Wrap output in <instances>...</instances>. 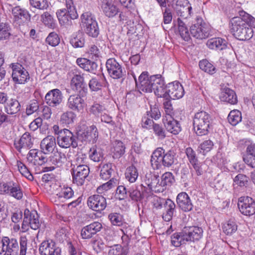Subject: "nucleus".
Returning a JSON list of instances; mask_svg holds the SVG:
<instances>
[{
	"label": "nucleus",
	"mask_w": 255,
	"mask_h": 255,
	"mask_svg": "<svg viewBox=\"0 0 255 255\" xmlns=\"http://www.w3.org/2000/svg\"><path fill=\"white\" fill-rule=\"evenodd\" d=\"M212 117L207 112L202 111L196 113L193 119V128L199 136L206 135L209 132L212 123Z\"/></svg>",
	"instance_id": "1"
},
{
	"label": "nucleus",
	"mask_w": 255,
	"mask_h": 255,
	"mask_svg": "<svg viewBox=\"0 0 255 255\" xmlns=\"http://www.w3.org/2000/svg\"><path fill=\"white\" fill-rule=\"evenodd\" d=\"M66 8L58 9L56 15L61 25L65 27L72 24V20L78 18V15L72 0H66Z\"/></svg>",
	"instance_id": "2"
},
{
	"label": "nucleus",
	"mask_w": 255,
	"mask_h": 255,
	"mask_svg": "<svg viewBox=\"0 0 255 255\" xmlns=\"http://www.w3.org/2000/svg\"><path fill=\"white\" fill-rule=\"evenodd\" d=\"M81 26L89 36L97 37L99 34V28L95 16L90 12H84L81 15Z\"/></svg>",
	"instance_id": "3"
},
{
	"label": "nucleus",
	"mask_w": 255,
	"mask_h": 255,
	"mask_svg": "<svg viewBox=\"0 0 255 255\" xmlns=\"http://www.w3.org/2000/svg\"><path fill=\"white\" fill-rule=\"evenodd\" d=\"M211 31L210 25L202 19H198L197 22L190 27L191 34L197 39H203L207 38Z\"/></svg>",
	"instance_id": "4"
},
{
	"label": "nucleus",
	"mask_w": 255,
	"mask_h": 255,
	"mask_svg": "<svg viewBox=\"0 0 255 255\" xmlns=\"http://www.w3.org/2000/svg\"><path fill=\"white\" fill-rule=\"evenodd\" d=\"M156 75H153L148 77V74L147 72H143L138 77V81L134 77V79L136 83V87L138 91L141 93V92L145 93L151 92L153 89V82L152 81L153 79V78H156Z\"/></svg>",
	"instance_id": "5"
},
{
	"label": "nucleus",
	"mask_w": 255,
	"mask_h": 255,
	"mask_svg": "<svg viewBox=\"0 0 255 255\" xmlns=\"http://www.w3.org/2000/svg\"><path fill=\"white\" fill-rule=\"evenodd\" d=\"M238 206L244 215L250 216L255 213V202L251 197H241L238 200Z\"/></svg>",
	"instance_id": "6"
},
{
	"label": "nucleus",
	"mask_w": 255,
	"mask_h": 255,
	"mask_svg": "<svg viewBox=\"0 0 255 255\" xmlns=\"http://www.w3.org/2000/svg\"><path fill=\"white\" fill-rule=\"evenodd\" d=\"M57 143L59 146L67 148L70 146L76 147L77 143L76 137L69 130L64 128V131L60 132V135L57 136Z\"/></svg>",
	"instance_id": "7"
},
{
	"label": "nucleus",
	"mask_w": 255,
	"mask_h": 255,
	"mask_svg": "<svg viewBox=\"0 0 255 255\" xmlns=\"http://www.w3.org/2000/svg\"><path fill=\"white\" fill-rule=\"evenodd\" d=\"M72 170L73 183L78 186L83 185L89 174V167L86 165H78L76 167L74 165Z\"/></svg>",
	"instance_id": "8"
},
{
	"label": "nucleus",
	"mask_w": 255,
	"mask_h": 255,
	"mask_svg": "<svg viewBox=\"0 0 255 255\" xmlns=\"http://www.w3.org/2000/svg\"><path fill=\"white\" fill-rule=\"evenodd\" d=\"M106 68L109 75L113 79H120L125 73L122 65L115 58L107 60Z\"/></svg>",
	"instance_id": "9"
},
{
	"label": "nucleus",
	"mask_w": 255,
	"mask_h": 255,
	"mask_svg": "<svg viewBox=\"0 0 255 255\" xmlns=\"http://www.w3.org/2000/svg\"><path fill=\"white\" fill-rule=\"evenodd\" d=\"M78 137L82 141L94 143L98 137V131L96 126L92 125L78 132Z\"/></svg>",
	"instance_id": "10"
},
{
	"label": "nucleus",
	"mask_w": 255,
	"mask_h": 255,
	"mask_svg": "<svg viewBox=\"0 0 255 255\" xmlns=\"http://www.w3.org/2000/svg\"><path fill=\"white\" fill-rule=\"evenodd\" d=\"M87 205L92 210L101 212L106 208L107 204L106 199L103 196L94 195L88 198Z\"/></svg>",
	"instance_id": "11"
},
{
	"label": "nucleus",
	"mask_w": 255,
	"mask_h": 255,
	"mask_svg": "<svg viewBox=\"0 0 255 255\" xmlns=\"http://www.w3.org/2000/svg\"><path fill=\"white\" fill-rule=\"evenodd\" d=\"M30 20V15L26 9H17V24L19 25V30L24 34L29 30L28 23Z\"/></svg>",
	"instance_id": "12"
},
{
	"label": "nucleus",
	"mask_w": 255,
	"mask_h": 255,
	"mask_svg": "<svg viewBox=\"0 0 255 255\" xmlns=\"http://www.w3.org/2000/svg\"><path fill=\"white\" fill-rule=\"evenodd\" d=\"M86 104L84 99L79 94H75L70 95L66 103L67 108L75 112H81L85 107Z\"/></svg>",
	"instance_id": "13"
},
{
	"label": "nucleus",
	"mask_w": 255,
	"mask_h": 255,
	"mask_svg": "<svg viewBox=\"0 0 255 255\" xmlns=\"http://www.w3.org/2000/svg\"><path fill=\"white\" fill-rule=\"evenodd\" d=\"M154 80L152 90L155 95L159 98H163L167 100V88L165 86L164 81L160 75H156V78H153Z\"/></svg>",
	"instance_id": "14"
},
{
	"label": "nucleus",
	"mask_w": 255,
	"mask_h": 255,
	"mask_svg": "<svg viewBox=\"0 0 255 255\" xmlns=\"http://www.w3.org/2000/svg\"><path fill=\"white\" fill-rule=\"evenodd\" d=\"M63 100L61 91L58 89L49 91L45 96L46 104L51 107H56L60 105Z\"/></svg>",
	"instance_id": "15"
},
{
	"label": "nucleus",
	"mask_w": 255,
	"mask_h": 255,
	"mask_svg": "<svg viewBox=\"0 0 255 255\" xmlns=\"http://www.w3.org/2000/svg\"><path fill=\"white\" fill-rule=\"evenodd\" d=\"M167 100H175L181 98L184 94V90L182 85L177 81H174L167 85Z\"/></svg>",
	"instance_id": "16"
},
{
	"label": "nucleus",
	"mask_w": 255,
	"mask_h": 255,
	"mask_svg": "<svg viewBox=\"0 0 255 255\" xmlns=\"http://www.w3.org/2000/svg\"><path fill=\"white\" fill-rule=\"evenodd\" d=\"M102 228V225L99 222H94L83 227L81 231V236L83 239H89Z\"/></svg>",
	"instance_id": "17"
},
{
	"label": "nucleus",
	"mask_w": 255,
	"mask_h": 255,
	"mask_svg": "<svg viewBox=\"0 0 255 255\" xmlns=\"http://www.w3.org/2000/svg\"><path fill=\"white\" fill-rule=\"evenodd\" d=\"M174 9L179 16L187 17L191 14L192 7L188 0H177Z\"/></svg>",
	"instance_id": "18"
},
{
	"label": "nucleus",
	"mask_w": 255,
	"mask_h": 255,
	"mask_svg": "<svg viewBox=\"0 0 255 255\" xmlns=\"http://www.w3.org/2000/svg\"><path fill=\"white\" fill-rule=\"evenodd\" d=\"M176 202L179 208L184 212L190 211L193 209V205L186 192L179 193L176 197Z\"/></svg>",
	"instance_id": "19"
},
{
	"label": "nucleus",
	"mask_w": 255,
	"mask_h": 255,
	"mask_svg": "<svg viewBox=\"0 0 255 255\" xmlns=\"http://www.w3.org/2000/svg\"><path fill=\"white\" fill-rule=\"evenodd\" d=\"M163 123L166 130L173 134H178L181 130V127L179 122L174 120L173 117L165 116Z\"/></svg>",
	"instance_id": "20"
},
{
	"label": "nucleus",
	"mask_w": 255,
	"mask_h": 255,
	"mask_svg": "<svg viewBox=\"0 0 255 255\" xmlns=\"http://www.w3.org/2000/svg\"><path fill=\"white\" fill-rule=\"evenodd\" d=\"M40 146L43 153L49 154L52 153L56 148L55 138L51 135L47 136L41 140Z\"/></svg>",
	"instance_id": "21"
},
{
	"label": "nucleus",
	"mask_w": 255,
	"mask_h": 255,
	"mask_svg": "<svg viewBox=\"0 0 255 255\" xmlns=\"http://www.w3.org/2000/svg\"><path fill=\"white\" fill-rule=\"evenodd\" d=\"M164 152V149L161 147L157 148L152 152L150 158V163L153 169H159L163 166L162 161Z\"/></svg>",
	"instance_id": "22"
},
{
	"label": "nucleus",
	"mask_w": 255,
	"mask_h": 255,
	"mask_svg": "<svg viewBox=\"0 0 255 255\" xmlns=\"http://www.w3.org/2000/svg\"><path fill=\"white\" fill-rule=\"evenodd\" d=\"M42 151L36 149L29 150L27 154V160L34 165H42L47 161L46 158L43 155Z\"/></svg>",
	"instance_id": "23"
},
{
	"label": "nucleus",
	"mask_w": 255,
	"mask_h": 255,
	"mask_svg": "<svg viewBox=\"0 0 255 255\" xmlns=\"http://www.w3.org/2000/svg\"><path fill=\"white\" fill-rule=\"evenodd\" d=\"M101 8L104 14L109 17L115 16L119 12V8L115 5L112 0H101Z\"/></svg>",
	"instance_id": "24"
},
{
	"label": "nucleus",
	"mask_w": 255,
	"mask_h": 255,
	"mask_svg": "<svg viewBox=\"0 0 255 255\" xmlns=\"http://www.w3.org/2000/svg\"><path fill=\"white\" fill-rule=\"evenodd\" d=\"M229 25L231 32L236 37L238 35L239 31L241 30L244 26H246L247 23L244 19V17L239 15V16L232 18L230 21Z\"/></svg>",
	"instance_id": "25"
},
{
	"label": "nucleus",
	"mask_w": 255,
	"mask_h": 255,
	"mask_svg": "<svg viewBox=\"0 0 255 255\" xmlns=\"http://www.w3.org/2000/svg\"><path fill=\"white\" fill-rule=\"evenodd\" d=\"M15 244V239H12L10 240L8 237H6L3 238L0 243L1 247H3V250H4L5 255H16V252L14 250L16 248Z\"/></svg>",
	"instance_id": "26"
},
{
	"label": "nucleus",
	"mask_w": 255,
	"mask_h": 255,
	"mask_svg": "<svg viewBox=\"0 0 255 255\" xmlns=\"http://www.w3.org/2000/svg\"><path fill=\"white\" fill-rule=\"evenodd\" d=\"M184 232L187 242L198 241L203 236V231L202 229L197 226L191 227L189 228L188 232Z\"/></svg>",
	"instance_id": "27"
},
{
	"label": "nucleus",
	"mask_w": 255,
	"mask_h": 255,
	"mask_svg": "<svg viewBox=\"0 0 255 255\" xmlns=\"http://www.w3.org/2000/svg\"><path fill=\"white\" fill-rule=\"evenodd\" d=\"M207 46L211 49L222 50L227 48L226 41L220 37H215L209 39L207 42Z\"/></svg>",
	"instance_id": "28"
},
{
	"label": "nucleus",
	"mask_w": 255,
	"mask_h": 255,
	"mask_svg": "<svg viewBox=\"0 0 255 255\" xmlns=\"http://www.w3.org/2000/svg\"><path fill=\"white\" fill-rule=\"evenodd\" d=\"M174 181L172 173L170 172H166L161 176L160 181L157 180L158 189H161V192H162L166 189L167 186H170Z\"/></svg>",
	"instance_id": "29"
},
{
	"label": "nucleus",
	"mask_w": 255,
	"mask_h": 255,
	"mask_svg": "<svg viewBox=\"0 0 255 255\" xmlns=\"http://www.w3.org/2000/svg\"><path fill=\"white\" fill-rule=\"evenodd\" d=\"M125 146L123 142L116 140L112 143L111 148V152L114 158H119L122 156L125 152Z\"/></svg>",
	"instance_id": "30"
},
{
	"label": "nucleus",
	"mask_w": 255,
	"mask_h": 255,
	"mask_svg": "<svg viewBox=\"0 0 255 255\" xmlns=\"http://www.w3.org/2000/svg\"><path fill=\"white\" fill-rule=\"evenodd\" d=\"M220 99L222 101L234 105L237 103V98L235 92L229 88H225L223 90L220 95Z\"/></svg>",
	"instance_id": "31"
},
{
	"label": "nucleus",
	"mask_w": 255,
	"mask_h": 255,
	"mask_svg": "<svg viewBox=\"0 0 255 255\" xmlns=\"http://www.w3.org/2000/svg\"><path fill=\"white\" fill-rule=\"evenodd\" d=\"M164 205L166 211L163 215L162 218L164 221L168 222L171 220L175 211V204L171 199H167L165 200Z\"/></svg>",
	"instance_id": "32"
},
{
	"label": "nucleus",
	"mask_w": 255,
	"mask_h": 255,
	"mask_svg": "<svg viewBox=\"0 0 255 255\" xmlns=\"http://www.w3.org/2000/svg\"><path fill=\"white\" fill-rule=\"evenodd\" d=\"M18 145H17V150L19 152H22V149L27 150L32 145L31 137L29 133L25 132L18 141Z\"/></svg>",
	"instance_id": "33"
},
{
	"label": "nucleus",
	"mask_w": 255,
	"mask_h": 255,
	"mask_svg": "<svg viewBox=\"0 0 255 255\" xmlns=\"http://www.w3.org/2000/svg\"><path fill=\"white\" fill-rule=\"evenodd\" d=\"M57 246L52 240H47L43 241L39 248L40 254L41 255H48L54 248Z\"/></svg>",
	"instance_id": "34"
},
{
	"label": "nucleus",
	"mask_w": 255,
	"mask_h": 255,
	"mask_svg": "<svg viewBox=\"0 0 255 255\" xmlns=\"http://www.w3.org/2000/svg\"><path fill=\"white\" fill-rule=\"evenodd\" d=\"M99 169L100 170V176L104 180L109 179L114 172L111 163L101 164L99 166Z\"/></svg>",
	"instance_id": "35"
},
{
	"label": "nucleus",
	"mask_w": 255,
	"mask_h": 255,
	"mask_svg": "<svg viewBox=\"0 0 255 255\" xmlns=\"http://www.w3.org/2000/svg\"><path fill=\"white\" fill-rule=\"evenodd\" d=\"M176 153L173 150H169L163 153V166L169 167L176 161Z\"/></svg>",
	"instance_id": "36"
},
{
	"label": "nucleus",
	"mask_w": 255,
	"mask_h": 255,
	"mask_svg": "<svg viewBox=\"0 0 255 255\" xmlns=\"http://www.w3.org/2000/svg\"><path fill=\"white\" fill-rule=\"evenodd\" d=\"M30 78L28 71L22 67L17 66V84H24L26 83Z\"/></svg>",
	"instance_id": "37"
},
{
	"label": "nucleus",
	"mask_w": 255,
	"mask_h": 255,
	"mask_svg": "<svg viewBox=\"0 0 255 255\" xmlns=\"http://www.w3.org/2000/svg\"><path fill=\"white\" fill-rule=\"evenodd\" d=\"M187 242V238L185 235V232L182 233H176L173 234L171 237V243L176 247H180Z\"/></svg>",
	"instance_id": "38"
},
{
	"label": "nucleus",
	"mask_w": 255,
	"mask_h": 255,
	"mask_svg": "<svg viewBox=\"0 0 255 255\" xmlns=\"http://www.w3.org/2000/svg\"><path fill=\"white\" fill-rule=\"evenodd\" d=\"M49 160L52 164L59 166L66 161V157L64 153L56 151L50 157Z\"/></svg>",
	"instance_id": "39"
},
{
	"label": "nucleus",
	"mask_w": 255,
	"mask_h": 255,
	"mask_svg": "<svg viewBox=\"0 0 255 255\" xmlns=\"http://www.w3.org/2000/svg\"><path fill=\"white\" fill-rule=\"evenodd\" d=\"M222 231L227 236H231L236 233L238 226L235 221L229 220L222 225Z\"/></svg>",
	"instance_id": "40"
},
{
	"label": "nucleus",
	"mask_w": 255,
	"mask_h": 255,
	"mask_svg": "<svg viewBox=\"0 0 255 255\" xmlns=\"http://www.w3.org/2000/svg\"><path fill=\"white\" fill-rule=\"evenodd\" d=\"M85 42L84 35L82 32L73 34L70 40V43L75 48L83 47Z\"/></svg>",
	"instance_id": "41"
},
{
	"label": "nucleus",
	"mask_w": 255,
	"mask_h": 255,
	"mask_svg": "<svg viewBox=\"0 0 255 255\" xmlns=\"http://www.w3.org/2000/svg\"><path fill=\"white\" fill-rule=\"evenodd\" d=\"M253 30L246 25L241 30L239 31L238 35L236 37L240 40H246L250 39L253 36Z\"/></svg>",
	"instance_id": "42"
},
{
	"label": "nucleus",
	"mask_w": 255,
	"mask_h": 255,
	"mask_svg": "<svg viewBox=\"0 0 255 255\" xmlns=\"http://www.w3.org/2000/svg\"><path fill=\"white\" fill-rule=\"evenodd\" d=\"M125 176L126 179L130 183L135 182L138 176L136 167L132 165L128 167L126 170Z\"/></svg>",
	"instance_id": "43"
},
{
	"label": "nucleus",
	"mask_w": 255,
	"mask_h": 255,
	"mask_svg": "<svg viewBox=\"0 0 255 255\" xmlns=\"http://www.w3.org/2000/svg\"><path fill=\"white\" fill-rule=\"evenodd\" d=\"M117 184V180L115 178H112L107 182L99 186L97 189V192L98 194H105L106 192L115 187Z\"/></svg>",
	"instance_id": "44"
},
{
	"label": "nucleus",
	"mask_w": 255,
	"mask_h": 255,
	"mask_svg": "<svg viewBox=\"0 0 255 255\" xmlns=\"http://www.w3.org/2000/svg\"><path fill=\"white\" fill-rule=\"evenodd\" d=\"M42 22L48 27L54 29L56 26V20L48 12H44L41 16Z\"/></svg>",
	"instance_id": "45"
},
{
	"label": "nucleus",
	"mask_w": 255,
	"mask_h": 255,
	"mask_svg": "<svg viewBox=\"0 0 255 255\" xmlns=\"http://www.w3.org/2000/svg\"><path fill=\"white\" fill-rule=\"evenodd\" d=\"M0 194H8L16 198V187H13L10 183L9 184L4 182L0 183Z\"/></svg>",
	"instance_id": "46"
},
{
	"label": "nucleus",
	"mask_w": 255,
	"mask_h": 255,
	"mask_svg": "<svg viewBox=\"0 0 255 255\" xmlns=\"http://www.w3.org/2000/svg\"><path fill=\"white\" fill-rule=\"evenodd\" d=\"M228 119L229 123L233 126H236L242 121V115L240 111L234 110L230 112Z\"/></svg>",
	"instance_id": "47"
},
{
	"label": "nucleus",
	"mask_w": 255,
	"mask_h": 255,
	"mask_svg": "<svg viewBox=\"0 0 255 255\" xmlns=\"http://www.w3.org/2000/svg\"><path fill=\"white\" fill-rule=\"evenodd\" d=\"M84 78L80 75L74 76L71 81V88L74 91H79L83 88Z\"/></svg>",
	"instance_id": "48"
},
{
	"label": "nucleus",
	"mask_w": 255,
	"mask_h": 255,
	"mask_svg": "<svg viewBox=\"0 0 255 255\" xmlns=\"http://www.w3.org/2000/svg\"><path fill=\"white\" fill-rule=\"evenodd\" d=\"M199 65L202 70L210 74H213L216 72L215 67L206 59L200 61Z\"/></svg>",
	"instance_id": "49"
},
{
	"label": "nucleus",
	"mask_w": 255,
	"mask_h": 255,
	"mask_svg": "<svg viewBox=\"0 0 255 255\" xmlns=\"http://www.w3.org/2000/svg\"><path fill=\"white\" fill-rule=\"evenodd\" d=\"M177 23L178 31L181 37L184 40L188 41L190 38V34L188 28L186 26L185 23L180 18L177 19Z\"/></svg>",
	"instance_id": "50"
},
{
	"label": "nucleus",
	"mask_w": 255,
	"mask_h": 255,
	"mask_svg": "<svg viewBox=\"0 0 255 255\" xmlns=\"http://www.w3.org/2000/svg\"><path fill=\"white\" fill-rule=\"evenodd\" d=\"M76 116L73 111H67L62 114L60 121L64 124L69 125L72 124Z\"/></svg>",
	"instance_id": "51"
},
{
	"label": "nucleus",
	"mask_w": 255,
	"mask_h": 255,
	"mask_svg": "<svg viewBox=\"0 0 255 255\" xmlns=\"http://www.w3.org/2000/svg\"><path fill=\"white\" fill-rule=\"evenodd\" d=\"M89 156L95 162H99L103 158V154L101 148L94 147L90 150Z\"/></svg>",
	"instance_id": "52"
},
{
	"label": "nucleus",
	"mask_w": 255,
	"mask_h": 255,
	"mask_svg": "<svg viewBox=\"0 0 255 255\" xmlns=\"http://www.w3.org/2000/svg\"><path fill=\"white\" fill-rule=\"evenodd\" d=\"M37 213H29L28 216V220H29V226L33 230H36L40 227V222L38 219Z\"/></svg>",
	"instance_id": "53"
},
{
	"label": "nucleus",
	"mask_w": 255,
	"mask_h": 255,
	"mask_svg": "<svg viewBox=\"0 0 255 255\" xmlns=\"http://www.w3.org/2000/svg\"><path fill=\"white\" fill-rule=\"evenodd\" d=\"M111 224L114 226H121L123 225V218L122 215L118 213H112L108 216Z\"/></svg>",
	"instance_id": "54"
},
{
	"label": "nucleus",
	"mask_w": 255,
	"mask_h": 255,
	"mask_svg": "<svg viewBox=\"0 0 255 255\" xmlns=\"http://www.w3.org/2000/svg\"><path fill=\"white\" fill-rule=\"evenodd\" d=\"M17 167L19 173L22 176L25 177L30 180H32L33 179V176L24 164L21 162L17 161Z\"/></svg>",
	"instance_id": "55"
},
{
	"label": "nucleus",
	"mask_w": 255,
	"mask_h": 255,
	"mask_svg": "<svg viewBox=\"0 0 255 255\" xmlns=\"http://www.w3.org/2000/svg\"><path fill=\"white\" fill-rule=\"evenodd\" d=\"M30 5L40 10L46 9L49 6L47 0H29Z\"/></svg>",
	"instance_id": "56"
},
{
	"label": "nucleus",
	"mask_w": 255,
	"mask_h": 255,
	"mask_svg": "<svg viewBox=\"0 0 255 255\" xmlns=\"http://www.w3.org/2000/svg\"><path fill=\"white\" fill-rule=\"evenodd\" d=\"M144 187L147 186V188L151 191L155 192H161V189H158L157 179L154 178L153 179L150 180L149 179H146L144 181Z\"/></svg>",
	"instance_id": "57"
},
{
	"label": "nucleus",
	"mask_w": 255,
	"mask_h": 255,
	"mask_svg": "<svg viewBox=\"0 0 255 255\" xmlns=\"http://www.w3.org/2000/svg\"><path fill=\"white\" fill-rule=\"evenodd\" d=\"M74 194L72 188L69 187L64 188L58 192L56 196L59 199H68L71 198Z\"/></svg>",
	"instance_id": "58"
},
{
	"label": "nucleus",
	"mask_w": 255,
	"mask_h": 255,
	"mask_svg": "<svg viewBox=\"0 0 255 255\" xmlns=\"http://www.w3.org/2000/svg\"><path fill=\"white\" fill-rule=\"evenodd\" d=\"M239 15L244 17V19L246 22L247 25L250 26V27L255 28V18L251 15L247 13L245 11H240Z\"/></svg>",
	"instance_id": "59"
},
{
	"label": "nucleus",
	"mask_w": 255,
	"mask_h": 255,
	"mask_svg": "<svg viewBox=\"0 0 255 255\" xmlns=\"http://www.w3.org/2000/svg\"><path fill=\"white\" fill-rule=\"evenodd\" d=\"M107 110L102 105L98 103H94L90 108V112L96 116H101Z\"/></svg>",
	"instance_id": "60"
},
{
	"label": "nucleus",
	"mask_w": 255,
	"mask_h": 255,
	"mask_svg": "<svg viewBox=\"0 0 255 255\" xmlns=\"http://www.w3.org/2000/svg\"><path fill=\"white\" fill-rule=\"evenodd\" d=\"M153 207L156 209H161L164 204L165 200L155 195H152L149 197Z\"/></svg>",
	"instance_id": "61"
},
{
	"label": "nucleus",
	"mask_w": 255,
	"mask_h": 255,
	"mask_svg": "<svg viewBox=\"0 0 255 255\" xmlns=\"http://www.w3.org/2000/svg\"><path fill=\"white\" fill-rule=\"evenodd\" d=\"M46 42L49 45L54 47L59 43L60 38L56 33L52 32L50 33L46 38Z\"/></svg>",
	"instance_id": "62"
},
{
	"label": "nucleus",
	"mask_w": 255,
	"mask_h": 255,
	"mask_svg": "<svg viewBox=\"0 0 255 255\" xmlns=\"http://www.w3.org/2000/svg\"><path fill=\"white\" fill-rule=\"evenodd\" d=\"M248 177L243 174H239L234 179V182L236 185L240 187L246 186L248 182Z\"/></svg>",
	"instance_id": "63"
},
{
	"label": "nucleus",
	"mask_w": 255,
	"mask_h": 255,
	"mask_svg": "<svg viewBox=\"0 0 255 255\" xmlns=\"http://www.w3.org/2000/svg\"><path fill=\"white\" fill-rule=\"evenodd\" d=\"M126 250L120 245L113 246L109 250L108 255H126Z\"/></svg>",
	"instance_id": "64"
}]
</instances>
